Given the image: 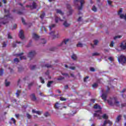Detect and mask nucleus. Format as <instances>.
Returning <instances> with one entry per match:
<instances>
[{
	"mask_svg": "<svg viewBox=\"0 0 126 126\" xmlns=\"http://www.w3.org/2000/svg\"><path fill=\"white\" fill-rule=\"evenodd\" d=\"M4 12L5 13H7V15L4 16L3 18H0V20H4V21L1 22L2 24L4 25L6 24V23H8V18L10 17V15H9L10 11L9 10H6V9H4Z\"/></svg>",
	"mask_w": 126,
	"mask_h": 126,
	"instance_id": "f257e3e1",
	"label": "nucleus"
},
{
	"mask_svg": "<svg viewBox=\"0 0 126 126\" xmlns=\"http://www.w3.org/2000/svg\"><path fill=\"white\" fill-rule=\"evenodd\" d=\"M107 102L110 106H114V105L117 107H119V106H120V102L118 101L117 97H114L112 99V101L107 100Z\"/></svg>",
	"mask_w": 126,
	"mask_h": 126,
	"instance_id": "f03ea898",
	"label": "nucleus"
},
{
	"mask_svg": "<svg viewBox=\"0 0 126 126\" xmlns=\"http://www.w3.org/2000/svg\"><path fill=\"white\" fill-rule=\"evenodd\" d=\"M79 2H80L81 5L78 7V9L79 10H81V9L83 8V4H84L85 1L84 0H74V3L75 5H78Z\"/></svg>",
	"mask_w": 126,
	"mask_h": 126,
	"instance_id": "7ed1b4c3",
	"label": "nucleus"
},
{
	"mask_svg": "<svg viewBox=\"0 0 126 126\" xmlns=\"http://www.w3.org/2000/svg\"><path fill=\"white\" fill-rule=\"evenodd\" d=\"M118 61L119 63H121V64H125L126 63V58L125 55H121L118 58Z\"/></svg>",
	"mask_w": 126,
	"mask_h": 126,
	"instance_id": "20e7f679",
	"label": "nucleus"
},
{
	"mask_svg": "<svg viewBox=\"0 0 126 126\" xmlns=\"http://www.w3.org/2000/svg\"><path fill=\"white\" fill-rule=\"evenodd\" d=\"M109 92H110V88L109 87H107V89L105 93H102L101 97L104 101V102H106L107 101V97H108V94H109Z\"/></svg>",
	"mask_w": 126,
	"mask_h": 126,
	"instance_id": "39448f33",
	"label": "nucleus"
},
{
	"mask_svg": "<svg viewBox=\"0 0 126 126\" xmlns=\"http://www.w3.org/2000/svg\"><path fill=\"white\" fill-rule=\"evenodd\" d=\"M95 113L94 114V117H97L98 120L102 119V116H100V114H102V110H97L95 111Z\"/></svg>",
	"mask_w": 126,
	"mask_h": 126,
	"instance_id": "423d86ee",
	"label": "nucleus"
},
{
	"mask_svg": "<svg viewBox=\"0 0 126 126\" xmlns=\"http://www.w3.org/2000/svg\"><path fill=\"white\" fill-rule=\"evenodd\" d=\"M66 8L69 11L67 12V15H71L73 12V10L71 8V6L69 4H66Z\"/></svg>",
	"mask_w": 126,
	"mask_h": 126,
	"instance_id": "0eeeda50",
	"label": "nucleus"
},
{
	"mask_svg": "<svg viewBox=\"0 0 126 126\" xmlns=\"http://www.w3.org/2000/svg\"><path fill=\"white\" fill-rule=\"evenodd\" d=\"M36 55V52L35 51H31L28 55V58H30V60H32V58L34 57Z\"/></svg>",
	"mask_w": 126,
	"mask_h": 126,
	"instance_id": "6e6552de",
	"label": "nucleus"
},
{
	"mask_svg": "<svg viewBox=\"0 0 126 126\" xmlns=\"http://www.w3.org/2000/svg\"><path fill=\"white\" fill-rule=\"evenodd\" d=\"M19 36L20 39L22 40H23L24 38H25V36H24V33H23V31L22 30H21L19 32Z\"/></svg>",
	"mask_w": 126,
	"mask_h": 126,
	"instance_id": "1a4fd4ad",
	"label": "nucleus"
},
{
	"mask_svg": "<svg viewBox=\"0 0 126 126\" xmlns=\"http://www.w3.org/2000/svg\"><path fill=\"white\" fill-rule=\"evenodd\" d=\"M50 35H51V36H53V39H55L56 38H60V34H57L56 35H55V32H51L50 33H49Z\"/></svg>",
	"mask_w": 126,
	"mask_h": 126,
	"instance_id": "9d476101",
	"label": "nucleus"
},
{
	"mask_svg": "<svg viewBox=\"0 0 126 126\" xmlns=\"http://www.w3.org/2000/svg\"><path fill=\"white\" fill-rule=\"evenodd\" d=\"M32 38L33 39L35 40V41H37V40H39L40 36L38 35L37 34L33 33L32 34Z\"/></svg>",
	"mask_w": 126,
	"mask_h": 126,
	"instance_id": "9b49d317",
	"label": "nucleus"
},
{
	"mask_svg": "<svg viewBox=\"0 0 126 126\" xmlns=\"http://www.w3.org/2000/svg\"><path fill=\"white\" fill-rule=\"evenodd\" d=\"M30 97L32 101H36V100H37V97H36V96L35 95V94H32L30 95Z\"/></svg>",
	"mask_w": 126,
	"mask_h": 126,
	"instance_id": "f8f14e48",
	"label": "nucleus"
},
{
	"mask_svg": "<svg viewBox=\"0 0 126 126\" xmlns=\"http://www.w3.org/2000/svg\"><path fill=\"white\" fill-rule=\"evenodd\" d=\"M69 41V39H64V40L61 43L60 46H63V45H66L67 42Z\"/></svg>",
	"mask_w": 126,
	"mask_h": 126,
	"instance_id": "ddd939ff",
	"label": "nucleus"
},
{
	"mask_svg": "<svg viewBox=\"0 0 126 126\" xmlns=\"http://www.w3.org/2000/svg\"><path fill=\"white\" fill-rule=\"evenodd\" d=\"M61 105L59 102H56L54 105L55 109H60L61 108Z\"/></svg>",
	"mask_w": 126,
	"mask_h": 126,
	"instance_id": "4468645a",
	"label": "nucleus"
},
{
	"mask_svg": "<svg viewBox=\"0 0 126 126\" xmlns=\"http://www.w3.org/2000/svg\"><path fill=\"white\" fill-rule=\"evenodd\" d=\"M37 8V4L35 2H32V9H36Z\"/></svg>",
	"mask_w": 126,
	"mask_h": 126,
	"instance_id": "2eb2a0df",
	"label": "nucleus"
},
{
	"mask_svg": "<svg viewBox=\"0 0 126 126\" xmlns=\"http://www.w3.org/2000/svg\"><path fill=\"white\" fill-rule=\"evenodd\" d=\"M71 58L73 59V61H76V60H77V56L76 54H73Z\"/></svg>",
	"mask_w": 126,
	"mask_h": 126,
	"instance_id": "dca6fc26",
	"label": "nucleus"
},
{
	"mask_svg": "<svg viewBox=\"0 0 126 126\" xmlns=\"http://www.w3.org/2000/svg\"><path fill=\"white\" fill-rule=\"evenodd\" d=\"M94 108L95 109H99V110L102 109V108H101V106H100V105H98L97 104H95V105L94 106Z\"/></svg>",
	"mask_w": 126,
	"mask_h": 126,
	"instance_id": "f3484780",
	"label": "nucleus"
},
{
	"mask_svg": "<svg viewBox=\"0 0 126 126\" xmlns=\"http://www.w3.org/2000/svg\"><path fill=\"white\" fill-rule=\"evenodd\" d=\"M57 13H59V14H61V15H63V12L62 11V10L57 9L56 10Z\"/></svg>",
	"mask_w": 126,
	"mask_h": 126,
	"instance_id": "a211bd4d",
	"label": "nucleus"
},
{
	"mask_svg": "<svg viewBox=\"0 0 126 126\" xmlns=\"http://www.w3.org/2000/svg\"><path fill=\"white\" fill-rule=\"evenodd\" d=\"M63 25L64 26V27H68L70 26V24L67 23V22H66V21H65L63 23Z\"/></svg>",
	"mask_w": 126,
	"mask_h": 126,
	"instance_id": "6ab92c4d",
	"label": "nucleus"
},
{
	"mask_svg": "<svg viewBox=\"0 0 126 126\" xmlns=\"http://www.w3.org/2000/svg\"><path fill=\"white\" fill-rule=\"evenodd\" d=\"M45 15L46 14L45 13V12H43L40 16V18H41V20H43V19H44V18L45 17Z\"/></svg>",
	"mask_w": 126,
	"mask_h": 126,
	"instance_id": "aec40b11",
	"label": "nucleus"
},
{
	"mask_svg": "<svg viewBox=\"0 0 126 126\" xmlns=\"http://www.w3.org/2000/svg\"><path fill=\"white\" fill-rule=\"evenodd\" d=\"M59 21H63V20L61 19V18H59L58 17H55V22L56 23H58Z\"/></svg>",
	"mask_w": 126,
	"mask_h": 126,
	"instance_id": "412c9836",
	"label": "nucleus"
},
{
	"mask_svg": "<svg viewBox=\"0 0 126 126\" xmlns=\"http://www.w3.org/2000/svg\"><path fill=\"white\" fill-rule=\"evenodd\" d=\"M21 93V91L17 90L16 93V95L17 98H19V96H20V94Z\"/></svg>",
	"mask_w": 126,
	"mask_h": 126,
	"instance_id": "4be33fe9",
	"label": "nucleus"
},
{
	"mask_svg": "<svg viewBox=\"0 0 126 126\" xmlns=\"http://www.w3.org/2000/svg\"><path fill=\"white\" fill-rule=\"evenodd\" d=\"M122 118V115H119L116 118V122L117 123H119L120 121H121V119Z\"/></svg>",
	"mask_w": 126,
	"mask_h": 126,
	"instance_id": "5701e85b",
	"label": "nucleus"
},
{
	"mask_svg": "<svg viewBox=\"0 0 126 126\" xmlns=\"http://www.w3.org/2000/svg\"><path fill=\"white\" fill-rule=\"evenodd\" d=\"M52 83H54V81H48L47 84V87H51V85H52Z\"/></svg>",
	"mask_w": 126,
	"mask_h": 126,
	"instance_id": "b1692460",
	"label": "nucleus"
},
{
	"mask_svg": "<svg viewBox=\"0 0 126 126\" xmlns=\"http://www.w3.org/2000/svg\"><path fill=\"white\" fill-rule=\"evenodd\" d=\"M34 84V82H32L28 84V88L29 90L31 89V87L33 86V85Z\"/></svg>",
	"mask_w": 126,
	"mask_h": 126,
	"instance_id": "393cba45",
	"label": "nucleus"
},
{
	"mask_svg": "<svg viewBox=\"0 0 126 126\" xmlns=\"http://www.w3.org/2000/svg\"><path fill=\"white\" fill-rule=\"evenodd\" d=\"M119 15L120 16V18H121L122 19H124L126 21V14L125 15V16L124 14H120Z\"/></svg>",
	"mask_w": 126,
	"mask_h": 126,
	"instance_id": "a878e982",
	"label": "nucleus"
},
{
	"mask_svg": "<svg viewBox=\"0 0 126 126\" xmlns=\"http://www.w3.org/2000/svg\"><path fill=\"white\" fill-rule=\"evenodd\" d=\"M101 118H103L104 120H108V117L107 114H104L102 115V116H101Z\"/></svg>",
	"mask_w": 126,
	"mask_h": 126,
	"instance_id": "bb28decb",
	"label": "nucleus"
},
{
	"mask_svg": "<svg viewBox=\"0 0 126 126\" xmlns=\"http://www.w3.org/2000/svg\"><path fill=\"white\" fill-rule=\"evenodd\" d=\"M120 47L123 49V50H126V42L125 43V45L121 44Z\"/></svg>",
	"mask_w": 126,
	"mask_h": 126,
	"instance_id": "cd10ccee",
	"label": "nucleus"
},
{
	"mask_svg": "<svg viewBox=\"0 0 126 126\" xmlns=\"http://www.w3.org/2000/svg\"><path fill=\"white\" fill-rule=\"evenodd\" d=\"M39 79L41 83H42V84H44V83H45V80L43 78V77H40Z\"/></svg>",
	"mask_w": 126,
	"mask_h": 126,
	"instance_id": "c85d7f7f",
	"label": "nucleus"
},
{
	"mask_svg": "<svg viewBox=\"0 0 126 126\" xmlns=\"http://www.w3.org/2000/svg\"><path fill=\"white\" fill-rule=\"evenodd\" d=\"M5 86H9V84H10V83L9 82H7V80L5 79Z\"/></svg>",
	"mask_w": 126,
	"mask_h": 126,
	"instance_id": "c756f323",
	"label": "nucleus"
},
{
	"mask_svg": "<svg viewBox=\"0 0 126 126\" xmlns=\"http://www.w3.org/2000/svg\"><path fill=\"white\" fill-rule=\"evenodd\" d=\"M92 10L94 12H96V11H97V8H96V6L95 5H94L93 6V8H92Z\"/></svg>",
	"mask_w": 126,
	"mask_h": 126,
	"instance_id": "7c9ffc66",
	"label": "nucleus"
},
{
	"mask_svg": "<svg viewBox=\"0 0 126 126\" xmlns=\"http://www.w3.org/2000/svg\"><path fill=\"white\" fill-rule=\"evenodd\" d=\"M3 69L0 68V76H2V74H3Z\"/></svg>",
	"mask_w": 126,
	"mask_h": 126,
	"instance_id": "2f4dec72",
	"label": "nucleus"
},
{
	"mask_svg": "<svg viewBox=\"0 0 126 126\" xmlns=\"http://www.w3.org/2000/svg\"><path fill=\"white\" fill-rule=\"evenodd\" d=\"M41 44H46V43H47V41H46V40H45V39H42L41 40Z\"/></svg>",
	"mask_w": 126,
	"mask_h": 126,
	"instance_id": "473e14b6",
	"label": "nucleus"
},
{
	"mask_svg": "<svg viewBox=\"0 0 126 126\" xmlns=\"http://www.w3.org/2000/svg\"><path fill=\"white\" fill-rule=\"evenodd\" d=\"M100 55V54L97 53V52H95L92 54V56L94 57L95 56H99Z\"/></svg>",
	"mask_w": 126,
	"mask_h": 126,
	"instance_id": "72a5a7b5",
	"label": "nucleus"
},
{
	"mask_svg": "<svg viewBox=\"0 0 126 126\" xmlns=\"http://www.w3.org/2000/svg\"><path fill=\"white\" fill-rule=\"evenodd\" d=\"M26 116H27V119H31V118H32V116L30 114H29V113H27Z\"/></svg>",
	"mask_w": 126,
	"mask_h": 126,
	"instance_id": "f704fd0d",
	"label": "nucleus"
},
{
	"mask_svg": "<svg viewBox=\"0 0 126 126\" xmlns=\"http://www.w3.org/2000/svg\"><path fill=\"white\" fill-rule=\"evenodd\" d=\"M122 12H123V8H120V9L119 10L118 13V15H120Z\"/></svg>",
	"mask_w": 126,
	"mask_h": 126,
	"instance_id": "c9c22d12",
	"label": "nucleus"
},
{
	"mask_svg": "<svg viewBox=\"0 0 126 126\" xmlns=\"http://www.w3.org/2000/svg\"><path fill=\"white\" fill-rule=\"evenodd\" d=\"M62 75H64V76H67V77H69V78L70 77L69 75L67 73H62Z\"/></svg>",
	"mask_w": 126,
	"mask_h": 126,
	"instance_id": "e433bc0d",
	"label": "nucleus"
},
{
	"mask_svg": "<svg viewBox=\"0 0 126 126\" xmlns=\"http://www.w3.org/2000/svg\"><path fill=\"white\" fill-rule=\"evenodd\" d=\"M94 45H95V46H97V45H98V43H99V41H98V40H95L94 41Z\"/></svg>",
	"mask_w": 126,
	"mask_h": 126,
	"instance_id": "4c0bfd02",
	"label": "nucleus"
},
{
	"mask_svg": "<svg viewBox=\"0 0 126 126\" xmlns=\"http://www.w3.org/2000/svg\"><path fill=\"white\" fill-rule=\"evenodd\" d=\"M55 26H56V25H55V24H53L51 26H49V30H52V28H54V27H55Z\"/></svg>",
	"mask_w": 126,
	"mask_h": 126,
	"instance_id": "58836bf2",
	"label": "nucleus"
},
{
	"mask_svg": "<svg viewBox=\"0 0 126 126\" xmlns=\"http://www.w3.org/2000/svg\"><path fill=\"white\" fill-rule=\"evenodd\" d=\"M118 38H122V35H118V36H116L114 37V39L116 40V39H118Z\"/></svg>",
	"mask_w": 126,
	"mask_h": 126,
	"instance_id": "ea45409f",
	"label": "nucleus"
},
{
	"mask_svg": "<svg viewBox=\"0 0 126 126\" xmlns=\"http://www.w3.org/2000/svg\"><path fill=\"white\" fill-rule=\"evenodd\" d=\"M22 22L23 23L24 25H26V23L25 22V20H24V18H22Z\"/></svg>",
	"mask_w": 126,
	"mask_h": 126,
	"instance_id": "a19ab883",
	"label": "nucleus"
},
{
	"mask_svg": "<svg viewBox=\"0 0 126 126\" xmlns=\"http://www.w3.org/2000/svg\"><path fill=\"white\" fill-rule=\"evenodd\" d=\"M63 79H64V77L60 76L59 78L57 79V80L61 81L63 80Z\"/></svg>",
	"mask_w": 126,
	"mask_h": 126,
	"instance_id": "79ce46f5",
	"label": "nucleus"
},
{
	"mask_svg": "<svg viewBox=\"0 0 126 126\" xmlns=\"http://www.w3.org/2000/svg\"><path fill=\"white\" fill-rule=\"evenodd\" d=\"M88 78H89V76H88L85 77L84 78V82H86V81H87V79H88Z\"/></svg>",
	"mask_w": 126,
	"mask_h": 126,
	"instance_id": "37998d69",
	"label": "nucleus"
},
{
	"mask_svg": "<svg viewBox=\"0 0 126 126\" xmlns=\"http://www.w3.org/2000/svg\"><path fill=\"white\" fill-rule=\"evenodd\" d=\"M107 122V124H109V126H112L113 125V123L111 122L110 120H108Z\"/></svg>",
	"mask_w": 126,
	"mask_h": 126,
	"instance_id": "c03bdc74",
	"label": "nucleus"
},
{
	"mask_svg": "<svg viewBox=\"0 0 126 126\" xmlns=\"http://www.w3.org/2000/svg\"><path fill=\"white\" fill-rule=\"evenodd\" d=\"M114 44H115V43L114 42V41H111V42L110 44V47H111V48H113V47H114Z\"/></svg>",
	"mask_w": 126,
	"mask_h": 126,
	"instance_id": "a18cd8bd",
	"label": "nucleus"
},
{
	"mask_svg": "<svg viewBox=\"0 0 126 126\" xmlns=\"http://www.w3.org/2000/svg\"><path fill=\"white\" fill-rule=\"evenodd\" d=\"M14 62H15V63H19V59H18V58H15L14 60Z\"/></svg>",
	"mask_w": 126,
	"mask_h": 126,
	"instance_id": "49530a36",
	"label": "nucleus"
},
{
	"mask_svg": "<svg viewBox=\"0 0 126 126\" xmlns=\"http://www.w3.org/2000/svg\"><path fill=\"white\" fill-rule=\"evenodd\" d=\"M44 116L46 117H49V116H50V114H49V112H46L44 113Z\"/></svg>",
	"mask_w": 126,
	"mask_h": 126,
	"instance_id": "de8ad7c7",
	"label": "nucleus"
},
{
	"mask_svg": "<svg viewBox=\"0 0 126 126\" xmlns=\"http://www.w3.org/2000/svg\"><path fill=\"white\" fill-rule=\"evenodd\" d=\"M7 44L5 42H3V44H2V48H5V47H6Z\"/></svg>",
	"mask_w": 126,
	"mask_h": 126,
	"instance_id": "09e8293b",
	"label": "nucleus"
},
{
	"mask_svg": "<svg viewBox=\"0 0 126 126\" xmlns=\"http://www.w3.org/2000/svg\"><path fill=\"white\" fill-rule=\"evenodd\" d=\"M8 39H12V36L10 35V33H8Z\"/></svg>",
	"mask_w": 126,
	"mask_h": 126,
	"instance_id": "8fccbe9b",
	"label": "nucleus"
},
{
	"mask_svg": "<svg viewBox=\"0 0 126 126\" xmlns=\"http://www.w3.org/2000/svg\"><path fill=\"white\" fill-rule=\"evenodd\" d=\"M45 66L46 67H47V68H49V67H52V65H50L49 64H46Z\"/></svg>",
	"mask_w": 126,
	"mask_h": 126,
	"instance_id": "3c124183",
	"label": "nucleus"
},
{
	"mask_svg": "<svg viewBox=\"0 0 126 126\" xmlns=\"http://www.w3.org/2000/svg\"><path fill=\"white\" fill-rule=\"evenodd\" d=\"M60 100H61V101H66V98L63 97H61Z\"/></svg>",
	"mask_w": 126,
	"mask_h": 126,
	"instance_id": "603ef678",
	"label": "nucleus"
},
{
	"mask_svg": "<svg viewBox=\"0 0 126 126\" xmlns=\"http://www.w3.org/2000/svg\"><path fill=\"white\" fill-rule=\"evenodd\" d=\"M35 68H36V65H32V66L31 67V70H33V69H35Z\"/></svg>",
	"mask_w": 126,
	"mask_h": 126,
	"instance_id": "864d4df0",
	"label": "nucleus"
},
{
	"mask_svg": "<svg viewBox=\"0 0 126 126\" xmlns=\"http://www.w3.org/2000/svg\"><path fill=\"white\" fill-rule=\"evenodd\" d=\"M11 121H13V124H14V125H15V123H16V120H15V119L13 118H12L11 119Z\"/></svg>",
	"mask_w": 126,
	"mask_h": 126,
	"instance_id": "5fc2aeb1",
	"label": "nucleus"
},
{
	"mask_svg": "<svg viewBox=\"0 0 126 126\" xmlns=\"http://www.w3.org/2000/svg\"><path fill=\"white\" fill-rule=\"evenodd\" d=\"M20 60H26V57L25 56H21L20 57Z\"/></svg>",
	"mask_w": 126,
	"mask_h": 126,
	"instance_id": "6e6d98bb",
	"label": "nucleus"
},
{
	"mask_svg": "<svg viewBox=\"0 0 126 126\" xmlns=\"http://www.w3.org/2000/svg\"><path fill=\"white\" fill-rule=\"evenodd\" d=\"M97 86H98V84L97 83H94L93 85V87H94V88L97 87Z\"/></svg>",
	"mask_w": 126,
	"mask_h": 126,
	"instance_id": "4d7b16f0",
	"label": "nucleus"
},
{
	"mask_svg": "<svg viewBox=\"0 0 126 126\" xmlns=\"http://www.w3.org/2000/svg\"><path fill=\"white\" fill-rule=\"evenodd\" d=\"M126 103L121 104L122 108H124V107H126Z\"/></svg>",
	"mask_w": 126,
	"mask_h": 126,
	"instance_id": "13d9d810",
	"label": "nucleus"
},
{
	"mask_svg": "<svg viewBox=\"0 0 126 126\" xmlns=\"http://www.w3.org/2000/svg\"><path fill=\"white\" fill-rule=\"evenodd\" d=\"M77 47H82V43H78V44H77Z\"/></svg>",
	"mask_w": 126,
	"mask_h": 126,
	"instance_id": "bf43d9fd",
	"label": "nucleus"
},
{
	"mask_svg": "<svg viewBox=\"0 0 126 126\" xmlns=\"http://www.w3.org/2000/svg\"><path fill=\"white\" fill-rule=\"evenodd\" d=\"M108 60L110 61V62H113V61H114V59H113V58H112L111 57H109L108 58Z\"/></svg>",
	"mask_w": 126,
	"mask_h": 126,
	"instance_id": "052dcab7",
	"label": "nucleus"
},
{
	"mask_svg": "<svg viewBox=\"0 0 126 126\" xmlns=\"http://www.w3.org/2000/svg\"><path fill=\"white\" fill-rule=\"evenodd\" d=\"M17 14H19V15H22V14H23V13L21 11H18L17 12Z\"/></svg>",
	"mask_w": 126,
	"mask_h": 126,
	"instance_id": "680f3d73",
	"label": "nucleus"
},
{
	"mask_svg": "<svg viewBox=\"0 0 126 126\" xmlns=\"http://www.w3.org/2000/svg\"><path fill=\"white\" fill-rule=\"evenodd\" d=\"M90 70H91V71L94 72V71H95V69L94 67H91L90 68Z\"/></svg>",
	"mask_w": 126,
	"mask_h": 126,
	"instance_id": "e2e57ef3",
	"label": "nucleus"
},
{
	"mask_svg": "<svg viewBox=\"0 0 126 126\" xmlns=\"http://www.w3.org/2000/svg\"><path fill=\"white\" fill-rule=\"evenodd\" d=\"M107 2H108V4H109V5H111V4H112V1H111V0H108L107 1Z\"/></svg>",
	"mask_w": 126,
	"mask_h": 126,
	"instance_id": "0e129e2a",
	"label": "nucleus"
},
{
	"mask_svg": "<svg viewBox=\"0 0 126 126\" xmlns=\"http://www.w3.org/2000/svg\"><path fill=\"white\" fill-rule=\"evenodd\" d=\"M50 51H56V48L53 47L50 49Z\"/></svg>",
	"mask_w": 126,
	"mask_h": 126,
	"instance_id": "69168bd1",
	"label": "nucleus"
},
{
	"mask_svg": "<svg viewBox=\"0 0 126 126\" xmlns=\"http://www.w3.org/2000/svg\"><path fill=\"white\" fill-rule=\"evenodd\" d=\"M106 125H107V121H105L102 126H106Z\"/></svg>",
	"mask_w": 126,
	"mask_h": 126,
	"instance_id": "338daca9",
	"label": "nucleus"
},
{
	"mask_svg": "<svg viewBox=\"0 0 126 126\" xmlns=\"http://www.w3.org/2000/svg\"><path fill=\"white\" fill-rule=\"evenodd\" d=\"M70 69H72V70H74L75 69V67L74 66H71L70 67Z\"/></svg>",
	"mask_w": 126,
	"mask_h": 126,
	"instance_id": "774afa93",
	"label": "nucleus"
}]
</instances>
